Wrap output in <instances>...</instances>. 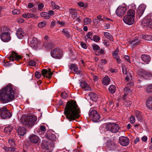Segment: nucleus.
Here are the masks:
<instances>
[{"label":"nucleus","mask_w":152,"mask_h":152,"mask_svg":"<svg viewBox=\"0 0 152 152\" xmlns=\"http://www.w3.org/2000/svg\"><path fill=\"white\" fill-rule=\"evenodd\" d=\"M62 52L58 48H56L51 52V56L54 58L60 59L61 56Z\"/></svg>","instance_id":"nucleus-7"},{"label":"nucleus","mask_w":152,"mask_h":152,"mask_svg":"<svg viewBox=\"0 0 152 152\" xmlns=\"http://www.w3.org/2000/svg\"><path fill=\"white\" fill-rule=\"evenodd\" d=\"M143 22L146 26H148L152 28V18L151 19H145Z\"/></svg>","instance_id":"nucleus-30"},{"label":"nucleus","mask_w":152,"mask_h":152,"mask_svg":"<svg viewBox=\"0 0 152 152\" xmlns=\"http://www.w3.org/2000/svg\"><path fill=\"white\" fill-rule=\"evenodd\" d=\"M45 45L46 46L48 47L51 48H53L54 45L53 44L52 42L48 43L46 44H45Z\"/></svg>","instance_id":"nucleus-59"},{"label":"nucleus","mask_w":152,"mask_h":152,"mask_svg":"<svg viewBox=\"0 0 152 152\" xmlns=\"http://www.w3.org/2000/svg\"><path fill=\"white\" fill-rule=\"evenodd\" d=\"M105 128L107 131L114 133H117L119 129L118 125L114 123L107 124L105 126Z\"/></svg>","instance_id":"nucleus-4"},{"label":"nucleus","mask_w":152,"mask_h":152,"mask_svg":"<svg viewBox=\"0 0 152 152\" xmlns=\"http://www.w3.org/2000/svg\"><path fill=\"white\" fill-rule=\"evenodd\" d=\"M145 6L143 5H140L139 7L136 12V15L137 17L140 18L141 17L145 10Z\"/></svg>","instance_id":"nucleus-12"},{"label":"nucleus","mask_w":152,"mask_h":152,"mask_svg":"<svg viewBox=\"0 0 152 152\" xmlns=\"http://www.w3.org/2000/svg\"><path fill=\"white\" fill-rule=\"evenodd\" d=\"M10 32L3 33L0 35V38H11Z\"/></svg>","instance_id":"nucleus-36"},{"label":"nucleus","mask_w":152,"mask_h":152,"mask_svg":"<svg viewBox=\"0 0 152 152\" xmlns=\"http://www.w3.org/2000/svg\"><path fill=\"white\" fill-rule=\"evenodd\" d=\"M28 41L30 42L31 47L34 48L37 46L38 42L37 39H28Z\"/></svg>","instance_id":"nucleus-20"},{"label":"nucleus","mask_w":152,"mask_h":152,"mask_svg":"<svg viewBox=\"0 0 152 152\" xmlns=\"http://www.w3.org/2000/svg\"><path fill=\"white\" fill-rule=\"evenodd\" d=\"M140 74L145 79H152V72L150 71L142 69L140 72Z\"/></svg>","instance_id":"nucleus-8"},{"label":"nucleus","mask_w":152,"mask_h":152,"mask_svg":"<svg viewBox=\"0 0 152 152\" xmlns=\"http://www.w3.org/2000/svg\"><path fill=\"white\" fill-rule=\"evenodd\" d=\"M57 23L60 25V27L64 26L65 24V22L63 21H57Z\"/></svg>","instance_id":"nucleus-60"},{"label":"nucleus","mask_w":152,"mask_h":152,"mask_svg":"<svg viewBox=\"0 0 152 152\" xmlns=\"http://www.w3.org/2000/svg\"><path fill=\"white\" fill-rule=\"evenodd\" d=\"M50 142L46 140H43L42 141L41 144V148L44 149H48L50 145Z\"/></svg>","instance_id":"nucleus-21"},{"label":"nucleus","mask_w":152,"mask_h":152,"mask_svg":"<svg viewBox=\"0 0 152 152\" xmlns=\"http://www.w3.org/2000/svg\"><path fill=\"white\" fill-rule=\"evenodd\" d=\"M110 82V79L108 76H106L103 78L102 83L104 85L107 86L109 84Z\"/></svg>","instance_id":"nucleus-32"},{"label":"nucleus","mask_w":152,"mask_h":152,"mask_svg":"<svg viewBox=\"0 0 152 152\" xmlns=\"http://www.w3.org/2000/svg\"><path fill=\"white\" fill-rule=\"evenodd\" d=\"M119 142L122 146H126L129 144V140L127 137L121 136L119 138Z\"/></svg>","instance_id":"nucleus-11"},{"label":"nucleus","mask_w":152,"mask_h":152,"mask_svg":"<svg viewBox=\"0 0 152 152\" xmlns=\"http://www.w3.org/2000/svg\"><path fill=\"white\" fill-rule=\"evenodd\" d=\"M14 15H17L20 13V11L19 9H15L12 11Z\"/></svg>","instance_id":"nucleus-50"},{"label":"nucleus","mask_w":152,"mask_h":152,"mask_svg":"<svg viewBox=\"0 0 152 152\" xmlns=\"http://www.w3.org/2000/svg\"><path fill=\"white\" fill-rule=\"evenodd\" d=\"M104 16L102 17L101 15H99L96 16V18L97 19L99 20V22H102L105 21V19L104 18Z\"/></svg>","instance_id":"nucleus-45"},{"label":"nucleus","mask_w":152,"mask_h":152,"mask_svg":"<svg viewBox=\"0 0 152 152\" xmlns=\"http://www.w3.org/2000/svg\"><path fill=\"white\" fill-rule=\"evenodd\" d=\"M35 76L37 78H39L41 77L40 73L38 72H37L35 73Z\"/></svg>","instance_id":"nucleus-61"},{"label":"nucleus","mask_w":152,"mask_h":152,"mask_svg":"<svg viewBox=\"0 0 152 152\" xmlns=\"http://www.w3.org/2000/svg\"><path fill=\"white\" fill-rule=\"evenodd\" d=\"M69 12L71 17L73 19L75 18L77 15V10L75 9H70L69 10Z\"/></svg>","instance_id":"nucleus-24"},{"label":"nucleus","mask_w":152,"mask_h":152,"mask_svg":"<svg viewBox=\"0 0 152 152\" xmlns=\"http://www.w3.org/2000/svg\"><path fill=\"white\" fill-rule=\"evenodd\" d=\"M109 91L112 94L114 93L115 91V87L114 85H112L110 86L108 89Z\"/></svg>","instance_id":"nucleus-42"},{"label":"nucleus","mask_w":152,"mask_h":152,"mask_svg":"<svg viewBox=\"0 0 152 152\" xmlns=\"http://www.w3.org/2000/svg\"><path fill=\"white\" fill-rule=\"evenodd\" d=\"M122 68L123 73L125 75L129 72L127 71L126 67L124 65L122 66Z\"/></svg>","instance_id":"nucleus-52"},{"label":"nucleus","mask_w":152,"mask_h":152,"mask_svg":"<svg viewBox=\"0 0 152 152\" xmlns=\"http://www.w3.org/2000/svg\"><path fill=\"white\" fill-rule=\"evenodd\" d=\"M104 35L107 38H111L112 37L111 34L109 33L105 32L104 33Z\"/></svg>","instance_id":"nucleus-55"},{"label":"nucleus","mask_w":152,"mask_h":152,"mask_svg":"<svg viewBox=\"0 0 152 152\" xmlns=\"http://www.w3.org/2000/svg\"><path fill=\"white\" fill-rule=\"evenodd\" d=\"M46 137L47 139L52 141H55L56 139L55 135L52 133L48 134Z\"/></svg>","instance_id":"nucleus-27"},{"label":"nucleus","mask_w":152,"mask_h":152,"mask_svg":"<svg viewBox=\"0 0 152 152\" xmlns=\"http://www.w3.org/2000/svg\"><path fill=\"white\" fill-rule=\"evenodd\" d=\"M41 16L45 19H48L50 18V15L47 12H42L40 13Z\"/></svg>","instance_id":"nucleus-38"},{"label":"nucleus","mask_w":152,"mask_h":152,"mask_svg":"<svg viewBox=\"0 0 152 152\" xmlns=\"http://www.w3.org/2000/svg\"><path fill=\"white\" fill-rule=\"evenodd\" d=\"M10 60L11 61H13L14 60H17L21 59V57L15 52L13 51L10 54L9 57Z\"/></svg>","instance_id":"nucleus-16"},{"label":"nucleus","mask_w":152,"mask_h":152,"mask_svg":"<svg viewBox=\"0 0 152 152\" xmlns=\"http://www.w3.org/2000/svg\"><path fill=\"white\" fill-rule=\"evenodd\" d=\"M135 115L138 121L140 122L142 121V114L140 112L138 111H135Z\"/></svg>","instance_id":"nucleus-25"},{"label":"nucleus","mask_w":152,"mask_h":152,"mask_svg":"<svg viewBox=\"0 0 152 152\" xmlns=\"http://www.w3.org/2000/svg\"><path fill=\"white\" fill-rule=\"evenodd\" d=\"M90 99L94 102L96 101L98 99V97L97 95L95 93H91L89 94Z\"/></svg>","instance_id":"nucleus-35"},{"label":"nucleus","mask_w":152,"mask_h":152,"mask_svg":"<svg viewBox=\"0 0 152 152\" xmlns=\"http://www.w3.org/2000/svg\"><path fill=\"white\" fill-rule=\"evenodd\" d=\"M126 75V77L125 78V80L129 81L132 80V76L129 72Z\"/></svg>","instance_id":"nucleus-44"},{"label":"nucleus","mask_w":152,"mask_h":152,"mask_svg":"<svg viewBox=\"0 0 152 152\" xmlns=\"http://www.w3.org/2000/svg\"><path fill=\"white\" fill-rule=\"evenodd\" d=\"M29 142L32 143L36 144L38 143L40 140L39 137L35 134H32L29 137Z\"/></svg>","instance_id":"nucleus-10"},{"label":"nucleus","mask_w":152,"mask_h":152,"mask_svg":"<svg viewBox=\"0 0 152 152\" xmlns=\"http://www.w3.org/2000/svg\"><path fill=\"white\" fill-rule=\"evenodd\" d=\"M26 132V129L23 127H20L18 129L17 132L19 135L23 136L25 134Z\"/></svg>","instance_id":"nucleus-28"},{"label":"nucleus","mask_w":152,"mask_h":152,"mask_svg":"<svg viewBox=\"0 0 152 152\" xmlns=\"http://www.w3.org/2000/svg\"><path fill=\"white\" fill-rule=\"evenodd\" d=\"M89 115L93 122H97L100 118V116L97 112L95 110H90Z\"/></svg>","instance_id":"nucleus-6"},{"label":"nucleus","mask_w":152,"mask_h":152,"mask_svg":"<svg viewBox=\"0 0 152 152\" xmlns=\"http://www.w3.org/2000/svg\"><path fill=\"white\" fill-rule=\"evenodd\" d=\"M14 91L12 86L7 85L0 90V102L6 103L13 100L15 98Z\"/></svg>","instance_id":"nucleus-2"},{"label":"nucleus","mask_w":152,"mask_h":152,"mask_svg":"<svg viewBox=\"0 0 152 152\" xmlns=\"http://www.w3.org/2000/svg\"><path fill=\"white\" fill-rule=\"evenodd\" d=\"M126 10L127 8L125 7L119 6L116 11L117 15L118 16H122Z\"/></svg>","instance_id":"nucleus-9"},{"label":"nucleus","mask_w":152,"mask_h":152,"mask_svg":"<svg viewBox=\"0 0 152 152\" xmlns=\"http://www.w3.org/2000/svg\"><path fill=\"white\" fill-rule=\"evenodd\" d=\"M4 150L6 151H10L11 152H14L15 151L16 149L15 148L5 147Z\"/></svg>","instance_id":"nucleus-43"},{"label":"nucleus","mask_w":152,"mask_h":152,"mask_svg":"<svg viewBox=\"0 0 152 152\" xmlns=\"http://www.w3.org/2000/svg\"><path fill=\"white\" fill-rule=\"evenodd\" d=\"M37 118V116H35L24 115L20 118V121L23 124L30 127L36 124Z\"/></svg>","instance_id":"nucleus-3"},{"label":"nucleus","mask_w":152,"mask_h":152,"mask_svg":"<svg viewBox=\"0 0 152 152\" xmlns=\"http://www.w3.org/2000/svg\"><path fill=\"white\" fill-rule=\"evenodd\" d=\"M135 119L134 117L133 116H132L130 117L129 119L130 122L132 124H133L135 122Z\"/></svg>","instance_id":"nucleus-54"},{"label":"nucleus","mask_w":152,"mask_h":152,"mask_svg":"<svg viewBox=\"0 0 152 152\" xmlns=\"http://www.w3.org/2000/svg\"><path fill=\"white\" fill-rule=\"evenodd\" d=\"M16 34L18 38H22L24 37V33L22 29L19 28L17 30Z\"/></svg>","instance_id":"nucleus-29"},{"label":"nucleus","mask_w":152,"mask_h":152,"mask_svg":"<svg viewBox=\"0 0 152 152\" xmlns=\"http://www.w3.org/2000/svg\"><path fill=\"white\" fill-rule=\"evenodd\" d=\"M53 73L51 72L50 69L47 70L46 69H43L42 71V75L44 77H46L47 78L50 79Z\"/></svg>","instance_id":"nucleus-15"},{"label":"nucleus","mask_w":152,"mask_h":152,"mask_svg":"<svg viewBox=\"0 0 152 152\" xmlns=\"http://www.w3.org/2000/svg\"><path fill=\"white\" fill-rule=\"evenodd\" d=\"M17 21L19 23H22L24 22V20L22 18H19L17 19Z\"/></svg>","instance_id":"nucleus-62"},{"label":"nucleus","mask_w":152,"mask_h":152,"mask_svg":"<svg viewBox=\"0 0 152 152\" xmlns=\"http://www.w3.org/2000/svg\"><path fill=\"white\" fill-rule=\"evenodd\" d=\"M106 145L109 149L111 150H114L116 147V145L115 143L111 140L107 141Z\"/></svg>","instance_id":"nucleus-17"},{"label":"nucleus","mask_w":152,"mask_h":152,"mask_svg":"<svg viewBox=\"0 0 152 152\" xmlns=\"http://www.w3.org/2000/svg\"><path fill=\"white\" fill-rule=\"evenodd\" d=\"M36 63L33 60H31L28 62V65L29 66H34L36 65Z\"/></svg>","instance_id":"nucleus-48"},{"label":"nucleus","mask_w":152,"mask_h":152,"mask_svg":"<svg viewBox=\"0 0 152 152\" xmlns=\"http://www.w3.org/2000/svg\"><path fill=\"white\" fill-rule=\"evenodd\" d=\"M69 69L72 71L75 72V73L77 74H80L81 73V71L80 70H78L77 66L76 64H72L69 67Z\"/></svg>","instance_id":"nucleus-19"},{"label":"nucleus","mask_w":152,"mask_h":152,"mask_svg":"<svg viewBox=\"0 0 152 152\" xmlns=\"http://www.w3.org/2000/svg\"><path fill=\"white\" fill-rule=\"evenodd\" d=\"M146 92L148 93L152 92V84L147 85L145 87Z\"/></svg>","instance_id":"nucleus-39"},{"label":"nucleus","mask_w":152,"mask_h":152,"mask_svg":"<svg viewBox=\"0 0 152 152\" xmlns=\"http://www.w3.org/2000/svg\"><path fill=\"white\" fill-rule=\"evenodd\" d=\"M142 60L146 64L149 63L150 61L151 58L149 55L143 54L141 56Z\"/></svg>","instance_id":"nucleus-18"},{"label":"nucleus","mask_w":152,"mask_h":152,"mask_svg":"<svg viewBox=\"0 0 152 152\" xmlns=\"http://www.w3.org/2000/svg\"><path fill=\"white\" fill-rule=\"evenodd\" d=\"M22 16L25 18H33L35 19H37L38 18V17L37 15L33 13L24 14L22 15Z\"/></svg>","instance_id":"nucleus-23"},{"label":"nucleus","mask_w":152,"mask_h":152,"mask_svg":"<svg viewBox=\"0 0 152 152\" xmlns=\"http://www.w3.org/2000/svg\"><path fill=\"white\" fill-rule=\"evenodd\" d=\"M92 32H89L86 34V36L88 38H91L93 37V38H99V37L95 34Z\"/></svg>","instance_id":"nucleus-34"},{"label":"nucleus","mask_w":152,"mask_h":152,"mask_svg":"<svg viewBox=\"0 0 152 152\" xmlns=\"http://www.w3.org/2000/svg\"><path fill=\"white\" fill-rule=\"evenodd\" d=\"M61 96L62 98L65 99L67 97L68 94L64 92L61 94Z\"/></svg>","instance_id":"nucleus-56"},{"label":"nucleus","mask_w":152,"mask_h":152,"mask_svg":"<svg viewBox=\"0 0 152 152\" xmlns=\"http://www.w3.org/2000/svg\"><path fill=\"white\" fill-rule=\"evenodd\" d=\"M62 32L63 34L65 35L66 37H69L70 35L69 34V32L67 29H64L63 30Z\"/></svg>","instance_id":"nucleus-41"},{"label":"nucleus","mask_w":152,"mask_h":152,"mask_svg":"<svg viewBox=\"0 0 152 152\" xmlns=\"http://www.w3.org/2000/svg\"><path fill=\"white\" fill-rule=\"evenodd\" d=\"M127 41L128 44L131 45L132 47H135L140 42V40L138 39H128Z\"/></svg>","instance_id":"nucleus-14"},{"label":"nucleus","mask_w":152,"mask_h":152,"mask_svg":"<svg viewBox=\"0 0 152 152\" xmlns=\"http://www.w3.org/2000/svg\"><path fill=\"white\" fill-rule=\"evenodd\" d=\"M104 51L103 49H101L100 50L98 51H96L95 52V54L96 55L99 56L101 54H103L104 53Z\"/></svg>","instance_id":"nucleus-53"},{"label":"nucleus","mask_w":152,"mask_h":152,"mask_svg":"<svg viewBox=\"0 0 152 152\" xmlns=\"http://www.w3.org/2000/svg\"><path fill=\"white\" fill-rule=\"evenodd\" d=\"M135 12V11L133 9H129L127 12V14L126 15L129 17H132L134 18Z\"/></svg>","instance_id":"nucleus-31"},{"label":"nucleus","mask_w":152,"mask_h":152,"mask_svg":"<svg viewBox=\"0 0 152 152\" xmlns=\"http://www.w3.org/2000/svg\"><path fill=\"white\" fill-rule=\"evenodd\" d=\"M1 117L3 119H7L10 118L12 115L11 113L5 107L0 108Z\"/></svg>","instance_id":"nucleus-5"},{"label":"nucleus","mask_w":152,"mask_h":152,"mask_svg":"<svg viewBox=\"0 0 152 152\" xmlns=\"http://www.w3.org/2000/svg\"><path fill=\"white\" fill-rule=\"evenodd\" d=\"M13 126L11 125L6 126L4 129V132L7 134H9L13 129Z\"/></svg>","instance_id":"nucleus-26"},{"label":"nucleus","mask_w":152,"mask_h":152,"mask_svg":"<svg viewBox=\"0 0 152 152\" xmlns=\"http://www.w3.org/2000/svg\"><path fill=\"white\" fill-rule=\"evenodd\" d=\"M124 92L127 95L128 94H131L132 91L128 87H126L124 89Z\"/></svg>","instance_id":"nucleus-47"},{"label":"nucleus","mask_w":152,"mask_h":152,"mask_svg":"<svg viewBox=\"0 0 152 152\" xmlns=\"http://www.w3.org/2000/svg\"><path fill=\"white\" fill-rule=\"evenodd\" d=\"M80 45L84 49H86L87 48V46L86 44L83 42H80Z\"/></svg>","instance_id":"nucleus-64"},{"label":"nucleus","mask_w":152,"mask_h":152,"mask_svg":"<svg viewBox=\"0 0 152 152\" xmlns=\"http://www.w3.org/2000/svg\"><path fill=\"white\" fill-rule=\"evenodd\" d=\"M80 110L76 101L73 100L68 101L64 109V114L69 121L74 120L80 116Z\"/></svg>","instance_id":"nucleus-1"},{"label":"nucleus","mask_w":152,"mask_h":152,"mask_svg":"<svg viewBox=\"0 0 152 152\" xmlns=\"http://www.w3.org/2000/svg\"><path fill=\"white\" fill-rule=\"evenodd\" d=\"M9 146H10L14 148L15 146V143L14 141H13V139H9L8 140Z\"/></svg>","instance_id":"nucleus-40"},{"label":"nucleus","mask_w":152,"mask_h":152,"mask_svg":"<svg viewBox=\"0 0 152 152\" xmlns=\"http://www.w3.org/2000/svg\"><path fill=\"white\" fill-rule=\"evenodd\" d=\"M93 49L94 50H97L100 49V47L98 45L95 44L92 45Z\"/></svg>","instance_id":"nucleus-49"},{"label":"nucleus","mask_w":152,"mask_h":152,"mask_svg":"<svg viewBox=\"0 0 152 152\" xmlns=\"http://www.w3.org/2000/svg\"><path fill=\"white\" fill-rule=\"evenodd\" d=\"M123 20L125 23L129 25H132L134 21V18L126 15L124 17Z\"/></svg>","instance_id":"nucleus-13"},{"label":"nucleus","mask_w":152,"mask_h":152,"mask_svg":"<svg viewBox=\"0 0 152 152\" xmlns=\"http://www.w3.org/2000/svg\"><path fill=\"white\" fill-rule=\"evenodd\" d=\"M46 25V23L45 22H41L38 23V26L39 27L42 28L44 27Z\"/></svg>","instance_id":"nucleus-51"},{"label":"nucleus","mask_w":152,"mask_h":152,"mask_svg":"<svg viewBox=\"0 0 152 152\" xmlns=\"http://www.w3.org/2000/svg\"><path fill=\"white\" fill-rule=\"evenodd\" d=\"M146 106L148 108L152 109V97L149 98L148 99Z\"/></svg>","instance_id":"nucleus-33"},{"label":"nucleus","mask_w":152,"mask_h":152,"mask_svg":"<svg viewBox=\"0 0 152 152\" xmlns=\"http://www.w3.org/2000/svg\"><path fill=\"white\" fill-rule=\"evenodd\" d=\"M80 86L85 91H89L91 90L89 86L85 82L81 83Z\"/></svg>","instance_id":"nucleus-22"},{"label":"nucleus","mask_w":152,"mask_h":152,"mask_svg":"<svg viewBox=\"0 0 152 152\" xmlns=\"http://www.w3.org/2000/svg\"><path fill=\"white\" fill-rule=\"evenodd\" d=\"M142 38H152V35H142Z\"/></svg>","instance_id":"nucleus-58"},{"label":"nucleus","mask_w":152,"mask_h":152,"mask_svg":"<svg viewBox=\"0 0 152 152\" xmlns=\"http://www.w3.org/2000/svg\"><path fill=\"white\" fill-rule=\"evenodd\" d=\"M91 22V19L89 18H85L84 19V25L90 24Z\"/></svg>","instance_id":"nucleus-46"},{"label":"nucleus","mask_w":152,"mask_h":152,"mask_svg":"<svg viewBox=\"0 0 152 152\" xmlns=\"http://www.w3.org/2000/svg\"><path fill=\"white\" fill-rule=\"evenodd\" d=\"M107 63V61L105 59H102L101 60V65H103Z\"/></svg>","instance_id":"nucleus-63"},{"label":"nucleus","mask_w":152,"mask_h":152,"mask_svg":"<svg viewBox=\"0 0 152 152\" xmlns=\"http://www.w3.org/2000/svg\"><path fill=\"white\" fill-rule=\"evenodd\" d=\"M44 7V4L42 3L39 4L38 6V10L39 11H41Z\"/></svg>","instance_id":"nucleus-57"},{"label":"nucleus","mask_w":152,"mask_h":152,"mask_svg":"<svg viewBox=\"0 0 152 152\" xmlns=\"http://www.w3.org/2000/svg\"><path fill=\"white\" fill-rule=\"evenodd\" d=\"M10 30L8 27L5 26L2 27L0 29V32L1 33L5 32H10Z\"/></svg>","instance_id":"nucleus-37"}]
</instances>
